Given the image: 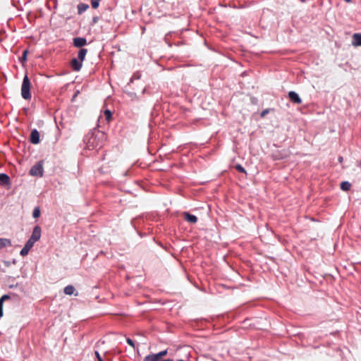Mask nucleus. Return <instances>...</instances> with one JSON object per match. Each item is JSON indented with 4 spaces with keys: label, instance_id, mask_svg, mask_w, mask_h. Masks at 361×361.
<instances>
[{
    "label": "nucleus",
    "instance_id": "nucleus-26",
    "mask_svg": "<svg viewBox=\"0 0 361 361\" xmlns=\"http://www.w3.org/2000/svg\"><path fill=\"white\" fill-rule=\"evenodd\" d=\"M104 114H105V116H106V118L107 120H109V119L111 118L112 114H111V111H109V110H106V111H104Z\"/></svg>",
    "mask_w": 361,
    "mask_h": 361
},
{
    "label": "nucleus",
    "instance_id": "nucleus-30",
    "mask_svg": "<svg viewBox=\"0 0 361 361\" xmlns=\"http://www.w3.org/2000/svg\"><path fill=\"white\" fill-rule=\"evenodd\" d=\"M167 353H168V350H162V351H160L159 352V355L161 356V357H164L165 355H167Z\"/></svg>",
    "mask_w": 361,
    "mask_h": 361
},
{
    "label": "nucleus",
    "instance_id": "nucleus-31",
    "mask_svg": "<svg viewBox=\"0 0 361 361\" xmlns=\"http://www.w3.org/2000/svg\"><path fill=\"white\" fill-rule=\"evenodd\" d=\"M269 111V109H266L264 110H263L261 113V116L262 117H264L265 115H267Z\"/></svg>",
    "mask_w": 361,
    "mask_h": 361
},
{
    "label": "nucleus",
    "instance_id": "nucleus-13",
    "mask_svg": "<svg viewBox=\"0 0 361 361\" xmlns=\"http://www.w3.org/2000/svg\"><path fill=\"white\" fill-rule=\"evenodd\" d=\"M11 241L8 238H0V250L11 247Z\"/></svg>",
    "mask_w": 361,
    "mask_h": 361
},
{
    "label": "nucleus",
    "instance_id": "nucleus-8",
    "mask_svg": "<svg viewBox=\"0 0 361 361\" xmlns=\"http://www.w3.org/2000/svg\"><path fill=\"white\" fill-rule=\"evenodd\" d=\"M71 65L75 71H79L82 68V62L77 58H73L71 61Z\"/></svg>",
    "mask_w": 361,
    "mask_h": 361
},
{
    "label": "nucleus",
    "instance_id": "nucleus-29",
    "mask_svg": "<svg viewBox=\"0 0 361 361\" xmlns=\"http://www.w3.org/2000/svg\"><path fill=\"white\" fill-rule=\"evenodd\" d=\"M94 354H95L96 358L97 359L98 361H103V359L102 358V357L98 351H95Z\"/></svg>",
    "mask_w": 361,
    "mask_h": 361
},
{
    "label": "nucleus",
    "instance_id": "nucleus-25",
    "mask_svg": "<svg viewBox=\"0 0 361 361\" xmlns=\"http://www.w3.org/2000/svg\"><path fill=\"white\" fill-rule=\"evenodd\" d=\"M28 53V51L27 50H25L23 51V56H21L20 58V61L21 62H24L26 61L27 59V54Z\"/></svg>",
    "mask_w": 361,
    "mask_h": 361
},
{
    "label": "nucleus",
    "instance_id": "nucleus-10",
    "mask_svg": "<svg viewBox=\"0 0 361 361\" xmlns=\"http://www.w3.org/2000/svg\"><path fill=\"white\" fill-rule=\"evenodd\" d=\"M162 357L159 353H152L145 357L143 361H162Z\"/></svg>",
    "mask_w": 361,
    "mask_h": 361
},
{
    "label": "nucleus",
    "instance_id": "nucleus-11",
    "mask_svg": "<svg viewBox=\"0 0 361 361\" xmlns=\"http://www.w3.org/2000/svg\"><path fill=\"white\" fill-rule=\"evenodd\" d=\"M10 184V177L6 173H0V185H9Z\"/></svg>",
    "mask_w": 361,
    "mask_h": 361
},
{
    "label": "nucleus",
    "instance_id": "nucleus-16",
    "mask_svg": "<svg viewBox=\"0 0 361 361\" xmlns=\"http://www.w3.org/2000/svg\"><path fill=\"white\" fill-rule=\"evenodd\" d=\"M75 288L72 285H68V286H66L65 288H64V293L66 295H71L72 294H73L74 291H75Z\"/></svg>",
    "mask_w": 361,
    "mask_h": 361
},
{
    "label": "nucleus",
    "instance_id": "nucleus-20",
    "mask_svg": "<svg viewBox=\"0 0 361 361\" xmlns=\"http://www.w3.org/2000/svg\"><path fill=\"white\" fill-rule=\"evenodd\" d=\"M40 215V210L39 207H35L32 212V216L34 218H37Z\"/></svg>",
    "mask_w": 361,
    "mask_h": 361
},
{
    "label": "nucleus",
    "instance_id": "nucleus-19",
    "mask_svg": "<svg viewBox=\"0 0 361 361\" xmlns=\"http://www.w3.org/2000/svg\"><path fill=\"white\" fill-rule=\"evenodd\" d=\"M141 77V74L140 73H135L130 80V82H133L135 80H138Z\"/></svg>",
    "mask_w": 361,
    "mask_h": 361
},
{
    "label": "nucleus",
    "instance_id": "nucleus-23",
    "mask_svg": "<svg viewBox=\"0 0 361 361\" xmlns=\"http://www.w3.org/2000/svg\"><path fill=\"white\" fill-rule=\"evenodd\" d=\"M235 168L238 172L246 173L245 169L240 164H236Z\"/></svg>",
    "mask_w": 361,
    "mask_h": 361
},
{
    "label": "nucleus",
    "instance_id": "nucleus-3",
    "mask_svg": "<svg viewBox=\"0 0 361 361\" xmlns=\"http://www.w3.org/2000/svg\"><path fill=\"white\" fill-rule=\"evenodd\" d=\"M30 175L32 176L42 177L44 174V168L42 161L37 162L30 170Z\"/></svg>",
    "mask_w": 361,
    "mask_h": 361
},
{
    "label": "nucleus",
    "instance_id": "nucleus-22",
    "mask_svg": "<svg viewBox=\"0 0 361 361\" xmlns=\"http://www.w3.org/2000/svg\"><path fill=\"white\" fill-rule=\"evenodd\" d=\"M101 0H91L92 7L94 9L97 8L99 6V1Z\"/></svg>",
    "mask_w": 361,
    "mask_h": 361
},
{
    "label": "nucleus",
    "instance_id": "nucleus-5",
    "mask_svg": "<svg viewBox=\"0 0 361 361\" xmlns=\"http://www.w3.org/2000/svg\"><path fill=\"white\" fill-rule=\"evenodd\" d=\"M30 141L34 145H37L40 142L39 133L37 129H33L31 131Z\"/></svg>",
    "mask_w": 361,
    "mask_h": 361
},
{
    "label": "nucleus",
    "instance_id": "nucleus-40",
    "mask_svg": "<svg viewBox=\"0 0 361 361\" xmlns=\"http://www.w3.org/2000/svg\"><path fill=\"white\" fill-rule=\"evenodd\" d=\"M104 361V360H103Z\"/></svg>",
    "mask_w": 361,
    "mask_h": 361
},
{
    "label": "nucleus",
    "instance_id": "nucleus-27",
    "mask_svg": "<svg viewBox=\"0 0 361 361\" xmlns=\"http://www.w3.org/2000/svg\"><path fill=\"white\" fill-rule=\"evenodd\" d=\"M126 342L128 343V344H129L130 346H132L134 349H135V345L132 339L128 338L126 339Z\"/></svg>",
    "mask_w": 361,
    "mask_h": 361
},
{
    "label": "nucleus",
    "instance_id": "nucleus-18",
    "mask_svg": "<svg viewBox=\"0 0 361 361\" xmlns=\"http://www.w3.org/2000/svg\"><path fill=\"white\" fill-rule=\"evenodd\" d=\"M30 250V249L29 247H26V246L25 245V246L22 248V250H20V255H22V256H26V255L28 254V252H29Z\"/></svg>",
    "mask_w": 361,
    "mask_h": 361
},
{
    "label": "nucleus",
    "instance_id": "nucleus-32",
    "mask_svg": "<svg viewBox=\"0 0 361 361\" xmlns=\"http://www.w3.org/2000/svg\"><path fill=\"white\" fill-rule=\"evenodd\" d=\"M3 304L4 303H2L1 301H0V317H2L3 314H4V313H3Z\"/></svg>",
    "mask_w": 361,
    "mask_h": 361
},
{
    "label": "nucleus",
    "instance_id": "nucleus-24",
    "mask_svg": "<svg viewBox=\"0 0 361 361\" xmlns=\"http://www.w3.org/2000/svg\"><path fill=\"white\" fill-rule=\"evenodd\" d=\"M126 94L131 98L132 100L137 99V94L135 92H128Z\"/></svg>",
    "mask_w": 361,
    "mask_h": 361
},
{
    "label": "nucleus",
    "instance_id": "nucleus-35",
    "mask_svg": "<svg viewBox=\"0 0 361 361\" xmlns=\"http://www.w3.org/2000/svg\"><path fill=\"white\" fill-rule=\"evenodd\" d=\"M162 361H173L172 359H168V360H162Z\"/></svg>",
    "mask_w": 361,
    "mask_h": 361
},
{
    "label": "nucleus",
    "instance_id": "nucleus-33",
    "mask_svg": "<svg viewBox=\"0 0 361 361\" xmlns=\"http://www.w3.org/2000/svg\"><path fill=\"white\" fill-rule=\"evenodd\" d=\"M98 20H99V17H97V16H94V17H93V18H92V23H93L94 24L97 23L98 22Z\"/></svg>",
    "mask_w": 361,
    "mask_h": 361
},
{
    "label": "nucleus",
    "instance_id": "nucleus-7",
    "mask_svg": "<svg viewBox=\"0 0 361 361\" xmlns=\"http://www.w3.org/2000/svg\"><path fill=\"white\" fill-rule=\"evenodd\" d=\"M288 97L290 100L294 104H300L302 103L301 98L298 94L294 91H290L288 92Z\"/></svg>",
    "mask_w": 361,
    "mask_h": 361
},
{
    "label": "nucleus",
    "instance_id": "nucleus-9",
    "mask_svg": "<svg viewBox=\"0 0 361 361\" xmlns=\"http://www.w3.org/2000/svg\"><path fill=\"white\" fill-rule=\"evenodd\" d=\"M184 219L189 223L195 224L197 221V217L195 215L191 214L188 212H185L183 214Z\"/></svg>",
    "mask_w": 361,
    "mask_h": 361
},
{
    "label": "nucleus",
    "instance_id": "nucleus-34",
    "mask_svg": "<svg viewBox=\"0 0 361 361\" xmlns=\"http://www.w3.org/2000/svg\"><path fill=\"white\" fill-rule=\"evenodd\" d=\"M338 161H339L340 163H342V162H343V157L340 156V157H338Z\"/></svg>",
    "mask_w": 361,
    "mask_h": 361
},
{
    "label": "nucleus",
    "instance_id": "nucleus-17",
    "mask_svg": "<svg viewBox=\"0 0 361 361\" xmlns=\"http://www.w3.org/2000/svg\"><path fill=\"white\" fill-rule=\"evenodd\" d=\"M351 184L348 181H343L341 183V188L344 191H348L350 189Z\"/></svg>",
    "mask_w": 361,
    "mask_h": 361
},
{
    "label": "nucleus",
    "instance_id": "nucleus-21",
    "mask_svg": "<svg viewBox=\"0 0 361 361\" xmlns=\"http://www.w3.org/2000/svg\"><path fill=\"white\" fill-rule=\"evenodd\" d=\"M36 242L33 240H31L30 238L28 239V240L25 243V246L29 247L30 249H31L34 244Z\"/></svg>",
    "mask_w": 361,
    "mask_h": 361
},
{
    "label": "nucleus",
    "instance_id": "nucleus-2",
    "mask_svg": "<svg viewBox=\"0 0 361 361\" xmlns=\"http://www.w3.org/2000/svg\"><path fill=\"white\" fill-rule=\"evenodd\" d=\"M21 95L25 99H30L32 97L30 93V82L27 75L24 76L23 80Z\"/></svg>",
    "mask_w": 361,
    "mask_h": 361
},
{
    "label": "nucleus",
    "instance_id": "nucleus-37",
    "mask_svg": "<svg viewBox=\"0 0 361 361\" xmlns=\"http://www.w3.org/2000/svg\"><path fill=\"white\" fill-rule=\"evenodd\" d=\"M145 92H146V89L145 88V89L142 90V93L144 94V93H145Z\"/></svg>",
    "mask_w": 361,
    "mask_h": 361
},
{
    "label": "nucleus",
    "instance_id": "nucleus-28",
    "mask_svg": "<svg viewBox=\"0 0 361 361\" xmlns=\"http://www.w3.org/2000/svg\"><path fill=\"white\" fill-rule=\"evenodd\" d=\"M8 299H10V296L7 294H5L1 297L0 301H1L2 303H4V302L5 300H8Z\"/></svg>",
    "mask_w": 361,
    "mask_h": 361
},
{
    "label": "nucleus",
    "instance_id": "nucleus-12",
    "mask_svg": "<svg viewBox=\"0 0 361 361\" xmlns=\"http://www.w3.org/2000/svg\"><path fill=\"white\" fill-rule=\"evenodd\" d=\"M352 44L354 47L361 46V33L353 34Z\"/></svg>",
    "mask_w": 361,
    "mask_h": 361
},
{
    "label": "nucleus",
    "instance_id": "nucleus-38",
    "mask_svg": "<svg viewBox=\"0 0 361 361\" xmlns=\"http://www.w3.org/2000/svg\"><path fill=\"white\" fill-rule=\"evenodd\" d=\"M360 166H361V160H360Z\"/></svg>",
    "mask_w": 361,
    "mask_h": 361
},
{
    "label": "nucleus",
    "instance_id": "nucleus-39",
    "mask_svg": "<svg viewBox=\"0 0 361 361\" xmlns=\"http://www.w3.org/2000/svg\"><path fill=\"white\" fill-rule=\"evenodd\" d=\"M104 361V360H103Z\"/></svg>",
    "mask_w": 361,
    "mask_h": 361
},
{
    "label": "nucleus",
    "instance_id": "nucleus-14",
    "mask_svg": "<svg viewBox=\"0 0 361 361\" xmlns=\"http://www.w3.org/2000/svg\"><path fill=\"white\" fill-rule=\"evenodd\" d=\"M87 53V49L85 48L80 49L78 54V58L79 60H80L82 62L85 59L86 54Z\"/></svg>",
    "mask_w": 361,
    "mask_h": 361
},
{
    "label": "nucleus",
    "instance_id": "nucleus-15",
    "mask_svg": "<svg viewBox=\"0 0 361 361\" xmlns=\"http://www.w3.org/2000/svg\"><path fill=\"white\" fill-rule=\"evenodd\" d=\"M89 8V5L84 3H80L78 5V13L79 15L84 13L86 10Z\"/></svg>",
    "mask_w": 361,
    "mask_h": 361
},
{
    "label": "nucleus",
    "instance_id": "nucleus-4",
    "mask_svg": "<svg viewBox=\"0 0 361 361\" xmlns=\"http://www.w3.org/2000/svg\"><path fill=\"white\" fill-rule=\"evenodd\" d=\"M74 47L82 49V47L87 44V39L85 37H75L73 39Z\"/></svg>",
    "mask_w": 361,
    "mask_h": 361
},
{
    "label": "nucleus",
    "instance_id": "nucleus-1",
    "mask_svg": "<svg viewBox=\"0 0 361 361\" xmlns=\"http://www.w3.org/2000/svg\"><path fill=\"white\" fill-rule=\"evenodd\" d=\"M104 138L105 135L102 132H97V133H91L85 136L84 142L86 144V147L92 150L100 148L102 146Z\"/></svg>",
    "mask_w": 361,
    "mask_h": 361
},
{
    "label": "nucleus",
    "instance_id": "nucleus-6",
    "mask_svg": "<svg viewBox=\"0 0 361 361\" xmlns=\"http://www.w3.org/2000/svg\"><path fill=\"white\" fill-rule=\"evenodd\" d=\"M41 232H42V230L39 226H35L30 238L31 240H35V242L38 241L41 237Z\"/></svg>",
    "mask_w": 361,
    "mask_h": 361
},
{
    "label": "nucleus",
    "instance_id": "nucleus-36",
    "mask_svg": "<svg viewBox=\"0 0 361 361\" xmlns=\"http://www.w3.org/2000/svg\"><path fill=\"white\" fill-rule=\"evenodd\" d=\"M344 1H345V2H348V3H349V2H350V1H351V0H344Z\"/></svg>",
    "mask_w": 361,
    "mask_h": 361
}]
</instances>
